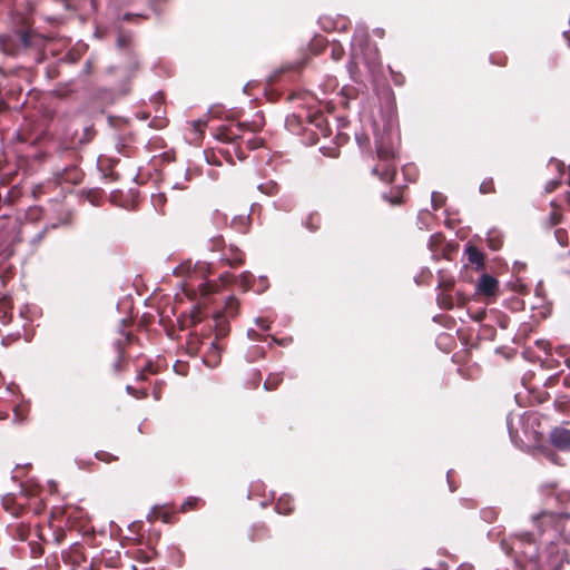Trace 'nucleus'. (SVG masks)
<instances>
[{
    "instance_id": "obj_19",
    "label": "nucleus",
    "mask_w": 570,
    "mask_h": 570,
    "mask_svg": "<svg viewBox=\"0 0 570 570\" xmlns=\"http://www.w3.org/2000/svg\"><path fill=\"white\" fill-rule=\"evenodd\" d=\"M246 144L249 149H257L263 146V139L258 138V137H254L252 139H247Z\"/></svg>"
},
{
    "instance_id": "obj_18",
    "label": "nucleus",
    "mask_w": 570,
    "mask_h": 570,
    "mask_svg": "<svg viewBox=\"0 0 570 570\" xmlns=\"http://www.w3.org/2000/svg\"><path fill=\"white\" fill-rule=\"evenodd\" d=\"M228 265H240L243 263V254L240 252H235L232 258H226Z\"/></svg>"
},
{
    "instance_id": "obj_7",
    "label": "nucleus",
    "mask_w": 570,
    "mask_h": 570,
    "mask_svg": "<svg viewBox=\"0 0 570 570\" xmlns=\"http://www.w3.org/2000/svg\"><path fill=\"white\" fill-rule=\"evenodd\" d=\"M498 287V281L493 276L482 274L476 285V294L483 296L494 295Z\"/></svg>"
},
{
    "instance_id": "obj_6",
    "label": "nucleus",
    "mask_w": 570,
    "mask_h": 570,
    "mask_svg": "<svg viewBox=\"0 0 570 570\" xmlns=\"http://www.w3.org/2000/svg\"><path fill=\"white\" fill-rule=\"evenodd\" d=\"M549 442L553 448L562 452H570V430L556 426L549 433Z\"/></svg>"
},
{
    "instance_id": "obj_14",
    "label": "nucleus",
    "mask_w": 570,
    "mask_h": 570,
    "mask_svg": "<svg viewBox=\"0 0 570 570\" xmlns=\"http://www.w3.org/2000/svg\"><path fill=\"white\" fill-rule=\"evenodd\" d=\"M261 381H262L261 373L258 371H253L249 374V377L247 379L245 386L248 390H256V389H258Z\"/></svg>"
},
{
    "instance_id": "obj_4",
    "label": "nucleus",
    "mask_w": 570,
    "mask_h": 570,
    "mask_svg": "<svg viewBox=\"0 0 570 570\" xmlns=\"http://www.w3.org/2000/svg\"><path fill=\"white\" fill-rule=\"evenodd\" d=\"M507 430L509 438L513 446L519 450H525L528 448L524 436L528 435V428L524 424V419L520 414L510 413L505 419Z\"/></svg>"
},
{
    "instance_id": "obj_24",
    "label": "nucleus",
    "mask_w": 570,
    "mask_h": 570,
    "mask_svg": "<svg viewBox=\"0 0 570 570\" xmlns=\"http://www.w3.org/2000/svg\"><path fill=\"white\" fill-rule=\"evenodd\" d=\"M218 153L220 155H223L227 159L228 163H233V157H232V154H230L229 150H227V149L226 150L225 149H218Z\"/></svg>"
},
{
    "instance_id": "obj_32",
    "label": "nucleus",
    "mask_w": 570,
    "mask_h": 570,
    "mask_svg": "<svg viewBox=\"0 0 570 570\" xmlns=\"http://www.w3.org/2000/svg\"><path fill=\"white\" fill-rule=\"evenodd\" d=\"M563 385L566 387H570V374H568L567 376H564L563 379Z\"/></svg>"
},
{
    "instance_id": "obj_31",
    "label": "nucleus",
    "mask_w": 570,
    "mask_h": 570,
    "mask_svg": "<svg viewBox=\"0 0 570 570\" xmlns=\"http://www.w3.org/2000/svg\"><path fill=\"white\" fill-rule=\"evenodd\" d=\"M558 375L559 374L550 376L546 382V386H550L558 379Z\"/></svg>"
},
{
    "instance_id": "obj_35",
    "label": "nucleus",
    "mask_w": 570,
    "mask_h": 570,
    "mask_svg": "<svg viewBox=\"0 0 570 570\" xmlns=\"http://www.w3.org/2000/svg\"><path fill=\"white\" fill-rule=\"evenodd\" d=\"M212 157L215 158L216 156L214 154H212ZM206 159L208 163H212L209 153H206Z\"/></svg>"
},
{
    "instance_id": "obj_3",
    "label": "nucleus",
    "mask_w": 570,
    "mask_h": 570,
    "mask_svg": "<svg viewBox=\"0 0 570 570\" xmlns=\"http://www.w3.org/2000/svg\"><path fill=\"white\" fill-rule=\"evenodd\" d=\"M525 267V263L515 261L513 263L511 278L504 282V288H501V296L503 294H511V296L503 298L504 306L511 311H520L524 308V302L517 297V295L525 293L527 287L523 283H521L519 277L514 278V276L523 272Z\"/></svg>"
},
{
    "instance_id": "obj_13",
    "label": "nucleus",
    "mask_w": 570,
    "mask_h": 570,
    "mask_svg": "<svg viewBox=\"0 0 570 570\" xmlns=\"http://www.w3.org/2000/svg\"><path fill=\"white\" fill-rule=\"evenodd\" d=\"M551 206H552L553 208H556V203H554V202H551ZM561 219H562V215H561V213H559L557 209H553V210L549 214V216H548V218H547V220H546V225H547V227H548V228H551V227L557 226L558 224H560V223H561Z\"/></svg>"
},
{
    "instance_id": "obj_11",
    "label": "nucleus",
    "mask_w": 570,
    "mask_h": 570,
    "mask_svg": "<svg viewBox=\"0 0 570 570\" xmlns=\"http://www.w3.org/2000/svg\"><path fill=\"white\" fill-rule=\"evenodd\" d=\"M282 382H283L282 373H271L264 382V389L266 391H275Z\"/></svg>"
},
{
    "instance_id": "obj_25",
    "label": "nucleus",
    "mask_w": 570,
    "mask_h": 570,
    "mask_svg": "<svg viewBox=\"0 0 570 570\" xmlns=\"http://www.w3.org/2000/svg\"><path fill=\"white\" fill-rule=\"evenodd\" d=\"M342 55H343V49L342 48H334L333 51H332V56L334 59L336 60H340L342 58Z\"/></svg>"
},
{
    "instance_id": "obj_36",
    "label": "nucleus",
    "mask_w": 570,
    "mask_h": 570,
    "mask_svg": "<svg viewBox=\"0 0 570 570\" xmlns=\"http://www.w3.org/2000/svg\"><path fill=\"white\" fill-rule=\"evenodd\" d=\"M246 219H247L246 217H239V222H240L242 224H245Z\"/></svg>"
},
{
    "instance_id": "obj_17",
    "label": "nucleus",
    "mask_w": 570,
    "mask_h": 570,
    "mask_svg": "<svg viewBox=\"0 0 570 570\" xmlns=\"http://www.w3.org/2000/svg\"><path fill=\"white\" fill-rule=\"evenodd\" d=\"M554 237L558 244L562 247L568 246L569 238H568V232L563 228H558L554 230Z\"/></svg>"
},
{
    "instance_id": "obj_16",
    "label": "nucleus",
    "mask_w": 570,
    "mask_h": 570,
    "mask_svg": "<svg viewBox=\"0 0 570 570\" xmlns=\"http://www.w3.org/2000/svg\"><path fill=\"white\" fill-rule=\"evenodd\" d=\"M320 224H321V218H320V216L317 214L308 215V217L305 220V226L311 232H314V230L318 229Z\"/></svg>"
},
{
    "instance_id": "obj_37",
    "label": "nucleus",
    "mask_w": 570,
    "mask_h": 570,
    "mask_svg": "<svg viewBox=\"0 0 570 570\" xmlns=\"http://www.w3.org/2000/svg\"><path fill=\"white\" fill-rule=\"evenodd\" d=\"M436 193H432V200H435Z\"/></svg>"
},
{
    "instance_id": "obj_27",
    "label": "nucleus",
    "mask_w": 570,
    "mask_h": 570,
    "mask_svg": "<svg viewBox=\"0 0 570 570\" xmlns=\"http://www.w3.org/2000/svg\"><path fill=\"white\" fill-rule=\"evenodd\" d=\"M389 202L392 204V205H399L402 203V196L400 195H396L395 197L393 198H389Z\"/></svg>"
},
{
    "instance_id": "obj_1",
    "label": "nucleus",
    "mask_w": 570,
    "mask_h": 570,
    "mask_svg": "<svg viewBox=\"0 0 570 570\" xmlns=\"http://www.w3.org/2000/svg\"><path fill=\"white\" fill-rule=\"evenodd\" d=\"M531 519L535 532L501 539V551L513 559V570H562L568 560L556 541L570 542V515L542 511Z\"/></svg>"
},
{
    "instance_id": "obj_21",
    "label": "nucleus",
    "mask_w": 570,
    "mask_h": 570,
    "mask_svg": "<svg viewBox=\"0 0 570 570\" xmlns=\"http://www.w3.org/2000/svg\"><path fill=\"white\" fill-rule=\"evenodd\" d=\"M560 185V181L559 180H550L549 183H547L546 185V191L547 193H551L558 186Z\"/></svg>"
},
{
    "instance_id": "obj_5",
    "label": "nucleus",
    "mask_w": 570,
    "mask_h": 570,
    "mask_svg": "<svg viewBox=\"0 0 570 570\" xmlns=\"http://www.w3.org/2000/svg\"><path fill=\"white\" fill-rule=\"evenodd\" d=\"M244 128L240 124L230 122L217 129L215 137L218 141L224 144H232L236 157L240 160L245 158L244 154L239 150L238 140H243Z\"/></svg>"
},
{
    "instance_id": "obj_2",
    "label": "nucleus",
    "mask_w": 570,
    "mask_h": 570,
    "mask_svg": "<svg viewBox=\"0 0 570 570\" xmlns=\"http://www.w3.org/2000/svg\"><path fill=\"white\" fill-rule=\"evenodd\" d=\"M400 145V132L392 128L384 129L375 138L377 163L373 166L372 174L383 181L390 183L395 176Z\"/></svg>"
},
{
    "instance_id": "obj_10",
    "label": "nucleus",
    "mask_w": 570,
    "mask_h": 570,
    "mask_svg": "<svg viewBox=\"0 0 570 570\" xmlns=\"http://www.w3.org/2000/svg\"><path fill=\"white\" fill-rule=\"evenodd\" d=\"M276 511L282 514H288L293 511V500L288 495H282L276 502Z\"/></svg>"
},
{
    "instance_id": "obj_30",
    "label": "nucleus",
    "mask_w": 570,
    "mask_h": 570,
    "mask_svg": "<svg viewBox=\"0 0 570 570\" xmlns=\"http://www.w3.org/2000/svg\"><path fill=\"white\" fill-rule=\"evenodd\" d=\"M500 353H501V356H504L508 360L512 358V352L511 351H505L503 347H501Z\"/></svg>"
},
{
    "instance_id": "obj_28",
    "label": "nucleus",
    "mask_w": 570,
    "mask_h": 570,
    "mask_svg": "<svg viewBox=\"0 0 570 570\" xmlns=\"http://www.w3.org/2000/svg\"><path fill=\"white\" fill-rule=\"evenodd\" d=\"M500 326H501V328H505L509 326V318L507 316H504L502 313H501Z\"/></svg>"
},
{
    "instance_id": "obj_22",
    "label": "nucleus",
    "mask_w": 570,
    "mask_h": 570,
    "mask_svg": "<svg viewBox=\"0 0 570 570\" xmlns=\"http://www.w3.org/2000/svg\"><path fill=\"white\" fill-rule=\"evenodd\" d=\"M480 190L482 193H491L494 191L493 184L492 183H482L480 186Z\"/></svg>"
},
{
    "instance_id": "obj_15",
    "label": "nucleus",
    "mask_w": 570,
    "mask_h": 570,
    "mask_svg": "<svg viewBox=\"0 0 570 570\" xmlns=\"http://www.w3.org/2000/svg\"><path fill=\"white\" fill-rule=\"evenodd\" d=\"M200 500L196 497L187 498L180 507L181 512H188L198 508Z\"/></svg>"
},
{
    "instance_id": "obj_9",
    "label": "nucleus",
    "mask_w": 570,
    "mask_h": 570,
    "mask_svg": "<svg viewBox=\"0 0 570 570\" xmlns=\"http://www.w3.org/2000/svg\"><path fill=\"white\" fill-rule=\"evenodd\" d=\"M173 509L168 507H157L151 510V512L148 515V519L151 522H155L157 520H160L165 523L169 522L171 519Z\"/></svg>"
},
{
    "instance_id": "obj_26",
    "label": "nucleus",
    "mask_w": 570,
    "mask_h": 570,
    "mask_svg": "<svg viewBox=\"0 0 570 570\" xmlns=\"http://www.w3.org/2000/svg\"><path fill=\"white\" fill-rule=\"evenodd\" d=\"M127 391L131 394H134L136 397H146L147 393L146 391L138 392V394L134 393V389L131 386H127Z\"/></svg>"
},
{
    "instance_id": "obj_8",
    "label": "nucleus",
    "mask_w": 570,
    "mask_h": 570,
    "mask_svg": "<svg viewBox=\"0 0 570 570\" xmlns=\"http://www.w3.org/2000/svg\"><path fill=\"white\" fill-rule=\"evenodd\" d=\"M464 255L466 257V261L470 264L475 265L476 269H482L484 267V256H483V253L480 252L471 243H468L465 245Z\"/></svg>"
},
{
    "instance_id": "obj_12",
    "label": "nucleus",
    "mask_w": 570,
    "mask_h": 570,
    "mask_svg": "<svg viewBox=\"0 0 570 570\" xmlns=\"http://www.w3.org/2000/svg\"><path fill=\"white\" fill-rule=\"evenodd\" d=\"M219 358L220 350L215 343H212L210 352L206 355L205 362L208 363L210 366H215L219 362Z\"/></svg>"
},
{
    "instance_id": "obj_38",
    "label": "nucleus",
    "mask_w": 570,
    "mask_h": 570,
    "mask_svg": "<svg viewBox=\"0 0 570 570\" xmlns=\"http://www.w3.org/2000/svg\"><path fill=\"white\" fill-rule=\"evenodd\" d=\"M569 185H570V179H569Z\"/></svg>"
},
{
    "instance_id": "obj_23",
    "label": "nucleus",
    "mask_w": 570,
    "mask_h": 570,
    "mask_svg": "<svg viewBox=\"0 0 570 570\" xmlns=\"http://www.w3.org/2000/svg\"><path fill=\"white\" fill-rule=\"evenodd\" d=\"M97 458H98L99 460H104V461H107V462H109V461H111V460H116V459H117V458H112L110 454H107V453H104V452H101V453H97Z\"/></svg>"
},
{
    "instance_id": "obj_20",
    "label": "nucleus",
    "mask_w": 570,
    "mask_h": 570,
    "mask_svg": "<svg viewBox=\"0 0 570 570\" xmlns=\"http://www.w3.org/2000/svg\"><path fill=\"white\" fill-rule=\"evenodd\" d=\"M265 125L264 116L262 114H256L253 120L254 130H259Z\"/></svg>"
},
{
    "instance_id": "obj_29",
    "label": "nucleus",
    "mask_w": 570,
    "mask_h": 570,
    "mask_svg": "<svg viewBox=\"0 0 570 570\" xmlns=\"http://www.w3.org/2000/svg\"><path fill=\"white\" fill-rule=\"evenodd\" d=\"M560 356L564 357V364L568 368H570V352L569 353H560Z\"/></svg>"
},
{
    "instance_id": "obj_34",
    "label": "nucleus",
    "mask_w": 570,
    "mask_h": 570,
    "mask_svg": "<svg viewBox=\"0 0 570 570\" xmlns=\"http://www.w3.org/2000/svg\"><path fill=\"white\" fill-rule=\"evenodd\" d=\"M259 487H261V484H259V483H255V484H253V485H252V492L257 491Z\"/></svg>"
},
{
    "instance_id": "obj_33",
    "label": "nucleus",
    "mask_w": 570,
    "mask_h": 570,
    "mask_svg": "<svg viewBox=\"0 0 570 570\" xmlns=\"http://www.w3.org/2000/svg\"><path fill=\"white\" fill-rule=\"evenodd\" d=\"M60 513H66V510H65V509H56V510L53 511V514H55V515H58V514H60Z\"/></svg>"
}]
</instances>
